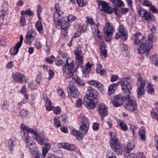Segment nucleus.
<instances>
[{
    "label": "nucleus",
    "mask_w": 158,
    "mask_h": 158,
    "mask_svg": "<svg viewBox=\"0 0 158 158\" xmlns=\"http://www.w3.org/2000/svg\"><path fill=\"white\" fill-rule=\"evenodd\" d=\"M118 82L117 83H113L110 85L108 89V94L110 95L113 94L115 91L116 87L118 85Z\"/></svg>",
    "instance_id": "26"
},
{
    "label": "nucleus",
    "mask_w": 158,
    "mask_h": 158,
    "mask_svg": "<svg viewBox=\"0 0 158 158\" xmlns=\"http://www.w3.org/2000/svg\"><path fill=\"white\" fill-rule=\"evenodd\" d=\"M127 4V6L129 9L132 10L133 9V2L132 0H125Z\"/></svg>",
    "instance_id": "62"
},
{
    "label": "nucleus",
    "mask_w": 158,
    "mask_h": 158,
    "mask_svg": "<svg viewBox=\"0 0 158 158\" xmlns=\"http://www.w3.org/2000/svg\"><path fill=\"white\" fill-rule=\"evenodd\" d=\"M92 65L89 63H88L86 64L85 66L83 68L82 71L83 75L84 76L89 74L91 71V68L92 67Z\"/></svg>",
    "instance_id": "19"
},
{
    "label": "nucleus",
    "mask_w": 158,
    "mask_h": 158,
    "mask_svg": "<svg viewBox=\"0 0 158 158\" xmlns=\"http://www.w3.org/2000/svg\"><path fill=\"white\" fill-rule=\"evenodd\" d=\"M98 96V93L96 90L90 89H88L84 98H87L89 99L94 100L97 98Z\"/></svg>",
    "instance_id": "12"
},
{
    "label": "nucleus",
    "mask_w": 158,
    "mask_h": 158,
    "mask_svg": "<svg viewBox=\"0 0 158 158\" xmlns=\"http://www.w3.org/2000/svg\"><path fill=\"white\" fill-rule=\"evenodd\" d=\"M80 118L81 119V125H89V120L86 117L82 115L80 117Z\"/></svg>",
    "instance_id": "40"
},
{
    "label": "nucleus",
    "mask_w": 158,
    "mask_h": 158,
    "mask_svg": "<svg viewBox=\"0 0 158 158\" xmlns=\"http://www.w3.org/2000/svg\"><path fill=\"white\" fill-rule=\"evenodd\" d=\"M82 105V102L81 99L78 98L77 100L76 103V106L77 107H79L81 106Z\"/></svg>",
    "instance_id": "64"
},
{
    "label": "nucleus",
    "mask_w": 158,
    "mask_h": 158,
    "mask_svg": "<svg viewBox=\"0 0 158 158\" xmlns=\"http://www.w3.org/2000/svg\"><path fill=\"white\" fill-rule=\"evenodd\" d=\"M106 156V158H116L115 154L110 150L107 151Z\"/></svg>",
    "instance_id": "50"
},
{
    "label": "nucleus",
    "mask_w": 158,
    "mask_h": 158,
    "mask_svg": "<svg viewBox=\"0 0 158 158\" xmlns=\"http://www.w3.org/2000/svg\"><path fill=\"white\" fill-rule=\"evenodd\" d=\"M46 108L48 110H52L54 108L53 106H52L51 102L50 100L48 98L46 101Z\"/></svg>",
    "instance_id": "39"
},
{
    "label": "nucleus",
    "mask_w": 158,
    "mask_h": 158,
    "mask_svg": "<svg viewBox=\"0 0 158 158\" xmlns=\"http://www.w3.org/2000/svg\"><path fill=\"white\" fill-rule=\"evenodd\" d=\"M140 139L143 140H145L146 139V134L145 131L143 129H141L139 132Z\"/></svg>",
    "instance_id": "48"
},
{
    "label": "nucleus",
    "mask_w": 158,
    "mask_h": 158,
    "mask_svg": "<svg viewBox=\"0 0 158 158\" xmlns=\"http://www.w3.org/2000/svg\"><path fill=\"white\" fill-rule=\"evenodd\" d=\"M142 18L146 21H147L149 19H150L153 21L155 20V18L152 15V14L147 11H146L145 13L144 14V15Z\"/></svg>",
    "instance_id": "29"
},
{
    "label": "nucleus",
    "mask_w": 158,
    "mask_h": 158,
    "mask_svg": "<svg viewBox=\"0 0 158 158\" xmlns=\"http://www.w3.org/2000/svg\"><path fill=\"white\" fill-rule=\"evenodd\" d=\"M37 132L38 131L37 129H32L29 128V129L28 132L29 133H30L31 134H32L34 136H36L37 135Z\"/></svg>",
    "instance_id": "56"
},
{
    "label": "nucleus",
    "mask_w": 158,
    "mask_h": 158,
    "mask_svg": "<svg viewBox=\"0 0 158 158\" xmlns=\"http://www.w3.org/2000/svg\"><path fill=\"white\" fill-rule=\"evenodd\" d=\"M53 42L52 40L48 39L46 40V49L48 51L51 48L52 45V44Z\"/></svg>",
    "instance_id": "46"
},
{
    "label": "nucleus",
    "mask_w": 158,
    "mask_h": 158,
    "mask_svg": "<svg viewBox=\"0 0 158 158\" xmlns=\"http://www.w3.org/2000/svg\"><path fill=\"white\" fill-rule=\"evenodd\" d=\"M154 35L150 34L148 36L147 40L146 35H143L139 40H135V44L139 46L138 51L139 53L144 54L149 52L152 48L154 40Z\"/></svg>",
    "instance_id": "1"
},
{
    "label": "nucleus",
    "mask_w": 158,
    "mask_h": 158,
    "mask_svg": "<svg viewBox=\"0 0 158 158\" xmlns=\"http://www.w3.org/2000/svg\"><path fill=\"white\" fill-rule=\"evenodd\" d=\"M63 14V13L62 11H58V12H55L54 13L53 20L56 26L61 21H63V18L62 16Z\"/></svg>",
    "instance_id": "14"
},
{
    "label": "nucleus",
    "mask_w": 158,
    "mask_h": 158,
    "mask_svg": "<svg viewBox=\"0 0 158 158\" xmlns=\"http://www.w3.org/2000/svg\"><path fill=\"white\" fill-rule=\"evenodd\" d=\"M133 81L130 77L122 78L118 82L121 86L123 92H129L132 89Z\"/></svg>",
    "instance_id": "4"
},
{
    "label": "nucleus",
    "mask_w": 158,
    "mask_h": 158,
    "mask_svg": "<svg viewBox=\"0 0 158 158\" xmlns=\"http://www.w3.org/2000/svg\"><path fill=\"white\" fill-rule=\"evenodd\" d=\"M114 30L112 24L109 22L106 23L103 31L105 34L104 37L106 41H109L112 39L113 33Z\"/></svg>",
    "instance_id": "5"
},
{
    "label": "nucleus",
    "mask_w": 158,
    "mask_h": 158,
    "mask_svg": "<svg viewBox=\"0 0 158 158\" xmlns=\"http://www.w3.org/2000/svg\"><path fill=\"white\" fill-rule=\"evenodd\" d=\"M23 135H21L23 138L25 137V140L26 141L27 146L29 148L30 152L31 150H35L37 148L35 143L32 140V138L29 136L28 135L25 134L24 132H23Z\"/></svg>",
    "instance_id": "7"
},
{
    "label": "nucleus",
    "mask_w": 158,
    "mask_h": 158,
    "mask_svg": "<svg viewBox=\"0 0 158 158\" xmlns=\"http://www.w3.org/2000/svg\"><path fill=\"white\" fill-rule=\"evenodd\" d=\"M12 77L13 79L17 82H20L21 78L23 77L22 74L19 73L15 72L12 73Z\"/></svg>",
    "instance_id": "32"
},
{
    "label": "nucleus",
    "mask_w": 158,
    "mask_h": 158,
    "mask_svg": "<svg viewBox=\"0 0 158 158\" xmlns=\"http://www.w3.org/2000/svg\"><path fill=\"white\" fill-rule=\"evenodd\" d=\"M56 64L58 66H60L63 64V62L60 58L59 56H57L55 60Z\"/></svg>",
    "instance_id": "55"
},
{
    "label": "nucleus",
    "mask_w": 158,
    "mask_h": 158,
    "mask_svg": "<svg viewBox=\"0 0 158 158\" xmlns=\"http://www.w3.org/2000/svg\"><path fill=\"white\" fill-rule=\"evenodd\" d=\"M36 31L35 29H31L28 31L25 37L24 42L27 44H31L36 36Z\"/></svg>",
    "instance_id": "10"
},
{
    "label": "nucleus",
    "mask_w": 158,
    "mask_h": 158,
    "mask_svg": "<svg viewBox=\"0 0 158 158\" xmlns=\"http://www.w3.org/2000/svg\"><path fill=\"white\" fill-rule=\"evenodd\" d=\"M35 139L38 143L40 145L44 144L46 140V139L43 134L38 135L36 136V138L35 137Z\"/></svg>",
    "instance_id": "25"
},
{
    "label": "nucleus",
    "mask_w": 158,
    "mask_h": 158,
    "mask_svg": "<svg viewBox=\"0 0 158 158\" xmlns=\"http://www.w3.org/2000/svg\"><path fill=\"white\" fill-rule=\"evenodd\" d=\"M86 19L87 23L90 24L91 26L95 24L94 21L92 18L89 17H87Z\"/></svg>",
    "instance_id": "58"
},
{
    "label": "nucleus",
    "mask_w": 158,
    "mask_h": 158,
    "mask_svg": "<svg viewBox=\"0 0 158 158\" xmlns=\"http://www.w3.org/2000/svg\"><path fill=\"white\" fill-rule=\"evenodd\" d=\"M94 100L88 99L87 98H84V104L88 109H93L95 108L96 104L94 102Z\"/></svg>",
    "instance_id": "15"
},
{
    "label": "nucleus",
    "mask_w": 158,
    "mask_h": 158,
    "mask_svg": "<svg viewBox=\"0 0 158 158\" xmlns=\"http://www.w3.org/2000/svg\"><path fill=\"white\" fill-rule=\"evenodd\" d=\"M109 134L111 138L109 141L111 148L117 154H121L123 150L122 146L118 138L116 137L115 133L110 131L109 132Z\"/></svg>",
    "instance_id": "2"
},
{
    "label": "nucleus",
    "mask_w": 158,
    "mask_h": 158,
    "mask_svg": "<svg viewBox=\"0 0 158 158\" xmlns=\"http://www.w3.org/2000/svg\"><path fill=\"white\" fill-rule=\"evenodd\" d=\"M75 148V145L73 144H71L68 143H66L64 147V149L70 150L73 151Z\"/></svg>",
    "instance_id": "41"
},
{
    "label": "nucleus",
    "mask_w": 158,
    "mask_h": 158,
    "mask_svg": "<svg viewBox=\"0 0 158 158\" xmlns=\"http://www.w3.org/2000/svg\"><path fill=\"white\" fill-rule=\"evenodd\" d=\"M16 145V142L15 141L11 142L9 146V148L10 150V151L13 150L15 149Z\"/></svg>",
    "instance_id": "57"
},
{
    "label": "nucleus",
    "mask_w": 158,
    "mask_h": 158,
    "mask_svg": "<svg viewBox=\"0 0 158 158\" xmlns=\"http://www.w3.org/2000/svg\"><path fill=\"white\" fill-rule=\"evenodd\" d=\"M98 3L99 4V8L101 10L108 14H110L113 13V9L106 2L98 1Z\"/></svg>",
    "instance_id": "8"
},
{
    "label": "nucleus",
    "mask_w": 158,
    "mask_h": 158,
    "mask_svg": "<svg viewBox=\"0 0 158 158\" xmlns=\"http://www.w3.org/2000/svg\"><path fill=\"white\" fill-rule=\"evenodd\" d=\"M150 60L152 63L158 67V55L156 54L152 55L151 57Z\"/></svg>",
    "instance_id": "35"
},
{
    "label": "nucleus",
    "mask_w": 158,
    "mask_h": 158,
    "mask_svg": "<svg viewBox=\"0 0 158 158\" xmlns=\"http://www.w3.org/2000/svg\"><path fill=\"white\" fill-rule=\"evenodd\" d=\"M20 92L21 93L23 94L24 97H26L27 98L28 94L27 93V89L25 86H23L21 89Z\"/></svg>",
    "instance_id": "53"
},
{
    "label": "nucleus",
    "mask_w": 158,
    "mask_h": 158,
    "mask_svg": "<svg viewBox=\"0 0 158 158\" xmlns=\"http://www.w3.org/2000/svg\"><path fill=\"white\" fill-rule=\"evenodd\" d=\"M42 20L41 18L39 19V20L37 21L35 24V27L39 33L42 34H43V24L42 23Z\"/></svg>",
    "instance_id": "20"
},
{
    "label": "nucleus",
    "mask_w": 158,
    "mask_h": 158,
    "mask_svg": "<svg viewBox=\"0 0 158 158\" xmlns=\"http://www.w3.org/2000/svg\"><path fill=\"white\" fill-rule=\"evenodd\" d=\"M75 81L78 86H82L84 85L85 82L82 79L77 77L75 79Z\"/></svg>",
    "instance_id": "51"
},
{
    "label": "nucleus",
    "mask_w": 158,
    "mask_h": 158,
    "mask_svg": "<svg viewBox=\"0 0 158 158\" xmlns=\"http://www.w3.org/2000/svg\"><path fill=\"white\" fill-rule=\"evenodd\" d=\"M119 125L121 127L123 131H126L128 129L127 126L124 122L120 121L119 122Z\"/></svg>",
    "instance_id": "52"
},
{
    "label": "nucleus",
    "mask_w": 158,
    "mask_h": 158,
    "mask_svg": "<svg viewBox=\"0 0 158 158\" xmlns=\"http://www.w3.org/2000/svg\"><path fill=\"white\" fill-rule=\"evenodd\" d=\"M76 19V17L72 15H70L68 16H66L64 18V19L68 23H71Z\"/></svg>",
    "instance_id": "42"
},
{
    "label": "nucleus",
    "mask_w": 158,
    "mask_h": 158,
    "mask_svg": "<svg viewBox=\"0 0 158 158\" xmlns=\"http://www.w3.org/2000/svg\"><path fill=\"white\" fill-rule=\"evenodd\" d=\"M20 129L23 131H25L28 132L29 127L27 126L24 124H21L20 126Z\"/></svg>",
    "instance_id": "61"
},
{
    "label": "nucleus",
    "mask_w": 158,
    "mask_h": 158,
    "mask_svg": "<svg viewBox=\"0 0 158 158\" xmlns=\"http://www.w3.org/2000/svg\"><path fill=\"white\" fill-rule=\"evenodd\" d=\"M89 125H81L80 129L83 135L85 136L86 135L89 130Z\"/></svg>",
    "instance_id": "30"
},
{
    "label": "nucleus",
    "mask_w": 158,
    "mask_h": 158,
    "mask_svg": "<svg viewBox=\"0 0 158 158\" xmlns=\"http://www.w3.org/2000/svg\"><path fill=\"white\" fill-rule=\"evenodd\" d=\"M55 59V58L54 56H51L49 57H47L46 58V60L48 63L51 64L53 62Z\"/></svg>",
    "instance_id": "63"
},
{
    "label": "nucleus",
    "mask_w": 158,
    "mask_h": 158,
    "mask_svg": "<svg viewBox=\"0 0 158 158\" xmlns=\"http://www.w3.org/2000/svg\"><path fill=\"white\" fill-rule=\"evenodd\" d=\"M97 109L101 119H103L108 114L107 107L104 103L99 104Z\"/></svg>",
    "instance_id": "9"
},
{
    "label": "nucleus",
    "mask_w": 158,
    "mask_h": 158,
    "mask_svg": "<svg viewBox=\"0 0 158 158\" xmlns=\"http://www.w3.org/2000/svg\"><path fill=\"white\" fill-rule=\"evenodd\" d=\"M103 47L101 48V52H100V55L104 58H106L107 56V50L105 48L106 47L104 44H102Z\"/></svg>",
    "instance_id": "38"
},
{
    "label": "nucleus",
    "mask_w": 158,
    "mask_h": 158,
    "mask_svg": "<svg viewBox=\"0 0 158 158\" xmlns=\"http://www.w3.org/2000/svg\"><path fill=\"white\" fill-rule=\"evenodd\" d=\"M51 147L50 143H46L44 144V147L42 149V154L43 157H45L48 151Z\"/></svg>",
    "instance_id": "22"
},
{
    "label": "nucleus",
    "mask_w": 158,
    "mask_h": 158,
    "mask_svg": "<svg viewBox=\"0 0 158 158\" xmlns=\"http://www.w3.org/2000/svg\"><path fill=\"white\" fill-rule=\"evenodd\" d=\"M118 29L121 36L124 37L125 40H127L128 37V35L127 30L124 28L123 25H120Z\"/></svg>",
    "instance_id": "17"
},
{
    "label": "nucleus",
    "mask_w": 158,
    "mask_h": 158,
    "mask_svg": "<svg viewBox=\"0 0 158 158\" xmlns=\"http://www.w3.org/2000/svg\"><path fill=\"white\" fill-rule=\"evenodd\" d=\"M111 100L113 105L116 107L122 105L123 102V100L121 95L118 94L112 97Z\"/></svg>",
    "instance_id": "11"
},
{
    "label": "nucleus",
    "mask_w": 158,
    "mask_h": 158,
    "mask_svg": "<svg viewBox=\"0 0 158 158\" xmlns=\"http://www.w3.org/2000/svg\"><path fill=\"white\" fill-rule=\"evenodd\" d=\"M56 26L58 29H61L63 31H67L69 27L70 24L68 22L64 19L63 22L62 21H61Z\"/></svg>",
    "instance_id": "16"
},
{
    "label": "nucleus",
    "mask_w": 158,
    "mask_h": 158,
    "mask_svg": "<svg viewBox=\"0 0 158 158\" xmlns=\"http://www.w3.org/2000/svg\"><path fill=\"white\" fill-rule=\"evenodd\" d=\"M114 10L115 15L119 17L122 15V10L120 7H116L114 8Z\"/></svg>",
    "instance_id": "47"
},
{
    "label": "nucleus",
    "mask_w": 158,
    "mask_h": 158,
    "mask_svg": "<svg viewBox=\"0 0 158 158\" xmlns=\"http://www.w3.org/2000/svg\"><path fill=\"white\" fill-rule=\"evenodd\" d=\"M76 69L73 59L70 57L68 58L63 69V72L66 75H69L70 77L72 75Z\"/></svg>",
    "instance_id": "3"
},
{
    "label": "nucleus",
    "mask_w": 158,
    "mask_h": 158,
    "mask_svg": "<svg viewBox=\"0 0 158 158\" xmlns=\"http://www.w3.org/2000/svg\"><path fill=\"white\" fill-rule=\"evenodd\" d=\"M91 28L92 32L95 35H98L100 33V32L98 30V27L96 24H95L91 25Z\"/></svg>",
    "instance_id": "44"
},
{
    "label": "nucleus",
    "mask_w": 158,
    "mask_h": 158,
    "mask_svg": "<svg viewBox=\"0 0 158 158\" xmlns=\"http://www.w3.org/2000/svg\"><path fill=\"white\" fill-rule=\"evenodd\" d=\"M146 89L148 93L150 94H152L154 92V86L150 83H147L146 86Z\"/></svg>",
    "instance_id": "33"
},
{
    "label": "nucleus",
    "mask_w": 158,
    "mask_h": 158,
    "mask_svg": "<svg viewBox=\"0 0 158 158\" xmlns=\"http://www.w3.org/2000/svg\"><path fill=\"white\" fill-rule=\"evenodd\" d=\"M146 81L147 80H142L140 75H138L136 85L138 88L137 96L139 98H140L144 94V87Z\"/></svg>",
    "instance_id": "6"
},
{
    "label": "nucleus",
    "mask_w": 158,
    "mask_h": 158,
    "mask_svg": "<svg viewBox=\"0 0 158 158\" xmlns=\"http://www.w3.org/2000/svg\"><path fill=\"white\" fill-rule=\"evenodd\" d=\"M136 38V39L134 40V42L135 43V40H137V41L139 40H140L142 37L143 35H141V34L140 32H138L137 33L134 34L133 35Z\"/></svg>",
    "instance_id": "59"
},
{
    "label": "nucleus",
    "mask_w": 158,
    "mask_h": 158,
    "mask_svg": "<svg viewBox=\"0 0 158 158\" xmlns=\"http://www.w3.org/2000/svg\"><path fill=\"white\" fill-rule=\"evenodd\" d=\"M68 89L69 90L68 93L69 94V93H70L72 92H73V91L77 89V87L72 82H69V85L68 87Z\"/></svg>",
    "instance_id": "43"
},
{
    "label": "nucleus",
    "mask_w": 158,
    "mask_h": 158,
    "mask_svg": "<svg viewBox=\"0 0 158 158\" xmlns=\"http://www.w3.org/2000/svg\"><path fill=\"white\" fill-rule=\"evenodd\" d=\"M29 114L28 110L26 109H22L19 112V116L23 119L26 118H27Z\"/></svg>",
    "instance_id": "24"
},
{
    "label": "nucleus",
    "mask_w": 158,
    "mask_h": 158,
    "mask_svg": "<svg viewBox=\"0 0 158 158\" xmlns=\"http://www.w3.org/2000/svg\"><path fill=\"white\" fill-rule=\"evenodd\" d=\"M74 53L76 57L83 56L82 50L80 48H76L74 51Z\"/></svg>",
    "instance_id": "49"
},
{
    "label": "nucleus",
    "mask_w": 158,
    "mask_h": 158,
    "mask_svg": "<svg viewBox=\"0 0 158 158\" xmlns=\"http://www.w3.org/2000/svg\"><path fill=\"white\" fill-rule=\"evenodd\" d=\"M71 133L72 135L75 136L79 140H81L83 137V135L82 133L81 134L80 132L75 129L72 131Z\"/></svg>",
    "instance_id": "31"
},
{
    "label": "nucleus",
    "mask_w": 158,
    "mask_h": 158,
    "mask_svg": "<svg viewBox=\"0 0 158 158\" xmlns=\"http://www.w3.org/2000/svg\"><path fill=\"white\" fill-rule=\"evenodd\" d=\"M89 84L96 87L99 89H102L103 88V86L102 83L98 81L94 80H91L89 81Z\"/></svg>",
    "instance_id": "23"
},
{
    "label": "nucleus",
    "mask_w": 158,
    "mask_h": 158,
    "mask_svg": "<svg viewBox=\"0 0 158 158\" xmlns=\"http://www.w3.org/2000/svg\"><path fill=\"white\" fill-rule=\"evenodd\" d=\"M77 2L80 6L83 7L86 5V2L84 0H77Z\"/></svg>",
    "instance_id": "54"
},
{
    "label": "nucleus",
    "mask_w": 158,
    "mask_h": 158,
    "mask_svg": "<svg viewBox=\"0 0 158 158\" xmlns=\"http://www.w3.org/2000/svg\"><path fill=\"white\" fill-rule=\"evenodd\" d=\"M110 2L113 4L114 6L117 7L122 6L124 7L125 4L121 0H110Z\"/></svg>",
    "instance_id": "21"
},
{
    "label": "nucleus",
    "mask_w": 158,
    "mask_h": 158,
    "mask_svg": "<svg viewBox=\"0 0 158 158\" xmlns=\"http://www.w3.org/2000/svg\"><path fill=\"white\" fill-rule=\"evenodd\" d=\"M69 94L71 97L75 98H77L79 95L80 92L77 89L73 91V92L69 93Z\"/></svg>",
    "instance_id": "45"
},
{
    "label": "nucleus",
    "mask_w": 158,
    "mask_h": 158,
    "mask_svg": "<svg viewBox=\"0 0 158 158\" xmlns=\"http://www.w3.org/2000/svg\"><path fill=\"white\" fill-rule=\"evenodd\" d=\"M134 148V144L133 143H129L128 144L127 147V151L125 153H124V155L126 157H127L128 155L129 156V152L133 149Z\"/></svg>",
    "instance_id": "28"
},
{
    "label": "nucleus",
    "mask_w": 158,
    "mask_h": 158,
    "mask_svg": "<svg viewBox=\"0 0 158 158\" xmlns=\"http://www.w3.org/2000/svg\"><path fill=\"white\" fill-rule=\"evenodd\" d=\"M123 93L124 95V97H123L124 102H128L134 100V98L131 94V91H129V92Z\"/></svg>",
    "instance_id": "18"
},
{
    "label": "nucleus",
    "mask_w": 158,
    "mask_h": 158,
    "mask_svg": "<svg viewBox=\"0 0 158 158\" xmlns=\"http://www.w3.org/2000/svg\"><path fill=\"white\" fill-rule=\"evenodd\" d=\"M143 5L146 6H151L152 5V3L148 0H144L142 2Z\"/></svg>",
    "instance_id": "60"
},
{
    "label": "nucleus",
    "mask_w": 158,
    "mask_h": 158,
    "mask_svg": "<svg viewBox=\"0 0 158 158\" xmlns=\"http://www.w3.org/2000/svg\"><path fill=\"white\" fill-rule=\"evenodd\" d=\"M124 106L125 108L127 110L131 111L136 110L137 107L136 102L134 100L127 102Z\"/></svg>",
    "instance_id": "13"
},
{
    "label": "nucleus",
    "mask_w": 158,
    "mask_h": 158,
    "mask_svg": "<svg viewBox=\"0 0 158 158\" xmlns=\"http://www.w3.org/2000/svg\"><path fill=\"white\" fill-rule=\"evenodd\" d=\"M83 63V56L76 57V63L77 65L81 66Z\"/></svg>",
    "instance_id": "37"
},
{
    "label": "nucleus",
    "mask_w": 158,
    "mask_h": 158,
    "mask_svg": "<svg viewBox=\"0 0 158 158\" xmlns=\"http://www.w3.org/2000/svg\"><path fill=\"white\" fill-rule=\"evenodd\" d=\"M21 46L16 44L14 48L10 49V55H16L18 52L19 49Z\"/></svg>",
    "instance_id": "27"
},
{
    "label": "nucleus",
    "mask_w": 158,
    "mask_h": 158,
    "mask_svg": "<svg viewBox=\"0 0 158 158\" xmlns=\"http://www.w3.org/2000/svg\"><path fill=\"white\" fill-rule=\"evenodd\" d=\"M8 4L7 2H4L2 4L1 7V10L0 12H2L4 14H6V11L8 10Z\"/></svg>",
    "instance_id": "36"
},
{
    "label": "nucleus",
    "mask_w": 158,
    "mask_h": 158,
    "mask_svg": "<svg viewBox=\"0 0 158 158\" xmlns=\"http://www.w3.org/2000/svg\"><path fill=\"white\" fill-rule=\"evenodd\" d=\"M30 152L36 158H44L45 157L43 156L42 153L41 155H39V151L37 148H36L35 150H31Z\"/></svg>",
    "instance_id": "34"
}]
</instances>
